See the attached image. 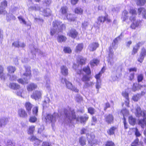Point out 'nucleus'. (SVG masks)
<instances>
[{
    "label": "nucleus",
    "mask_w": 146,
    "mask_h": 146,
    "mask_svg": "<svg viewBox=\"0 0 146 146\" xmlns=\"http://www.w3.org/2000/svg\"><path fill=\"white\" fill-rule=\"evenodd\" d=\"M109 48V52L108 54V57L111 59H112L114 55V52L113 50V48L112 46H110Z\"/></svg>",
    "instance_id": "473e14b6"
},
{
    "label": "nucleus",
    "mask_w": 146,
    "mask_h": 146,
    "mask_svg": "<svg viewBox=\"0 0 146 146\" xmlns=\"http://www.w3.org/2000/svg\"><path fill=\"white\" fill-rule=\"evenodd\" d=\"M146 3V0H136V4L138 6H144Z\"/></svg>",
    "instance_id": "c756f323"
},
{
    "label": "nucleus",
    "mask_w": 146,
    "mask_h": 146,
    "mask_svg": "<svg viewBox=\"0 0 146 146\" xmlns=\"http://www.w3.org/2000/svg\"><path fill=\"white\" fill-rule=\"evenodd\" d=\"M86 58L82 57H80L79 58L78 62L79 64L81 65H84L86 64Z\"/></svg>",
    "instance_id": "a19ab883"
},
{
    "label": "nucleus",
    "mask_w": 146,
    "mask_h": 146,
    "mask_svg": "<svg viewBox=\"0 0 146 146\" xmlns=\"http://www.w3.org/2000/svg\"><path fill=\"white\" fill-rule=\"evenodd\" d=\"M95 136L94 135L88 134L87 136V138L88 144L90 145L91 146L96 144V142H95Z\"/></svg>",
    "instance_id": "1a4fd4ad"
},
{
    "label": "nucleus",
    "mask_w": 146,
    "mask_h": 146,
    "mask_svg": "<svg viewBox=\"0 0 146 146\" xmlns=\"http://www.w3.org/2000/svg\"><path fill=\"white\" fill-rule=\"evenodd\" d=\"M52 25L53 28L51 30L50 33L51 36L55 34L58 33L65 28V25L59 21H54Z\"/></svg>",
    "instance_id": "f257e3e1"
},
{
    "label": "nucleus",
    "mask_w": 146,
    "mask_h": 146,
    "mask_svg": "<svg viewBox=\"0 0 146 146\" xmlns=\"http://www.w3.org/2000/svg\"><path fill=\"white\" fill-rule=\"evenodd\" d=\"M74 12L77 14L81 15L83 13V10L81 7H77L74 9Z\"/></svg>",
    "instance_id": "7c9ffc66"
},
{
    "label": "nucleus",
    "mask_w": 146,
    "mask_h": 146,
    "mask_svg": "<svg viewBox=\"0 0 146 146\" xmlns=\"http://www.w3.org/2000/svg\"><path fill=\"white\" fill-rule=\"evenodd\" d=\"M99 46V44L98 42H93L91 43L89 46L90 49V51H93L95 50Z\"/></svg>",
    "instance_id": "2eb2a0df"
},
{
    "label": "nucleus",
    "mask_w": 146,
    "mask_h": 146,
    "mask_svg": "<svg viewBox=\"0 0 146 146\" xmlns=\"http://www.w3.org/2000/svg\"><path fill=\"white\" fill-rule=\"evenodd\" d=\"M129 122L131 125H134L136 122V119L132 116H130L128 118Z\"/></svg>",
    "instance_id": "cd10ccee"
},
{
    "label": "nucleus",
    "mask_w": 146,
    "mask_h": 146,
    "mask_svg": "<svg viewBox=\"0 0 146 146\" xmlns=\"http://www.w3.org/2000/svg\"><path fill=\"white\" fill-rule=\"evenodd\" d=\"M140 98V94H137L134 95L132 98V99L135 102L137 101Z\"/></svg>",
    "instance_id": "37998d69"
},
{
    "label": "nucleus",
    "mask_w": 146,
    "mask_h": 146,
    "mask_svg": "<svg viewBox=\"0 0 146 146\" xmlns=\"http://www.w3.org/2000/svg\"><path fill=\"white\" fill-rule=\"evenodd\" d=\"M105 146H115L114 143L111 141L108 140L105 143Z\"/></svg>",
    "instance_id": "c03bdc74"
},
{
    "label": "nucleus",
    "mask_w": 146,
    "mask_h": 146,
    "mask_svg": "<svg viewBox=\"0 0 146 146\" xmlns=\"http://www.w3.org/2000/svg\"><path fill=\"white\" fill-rule=\"evenodd\" d=\"M64 112L66 118L68 119V121L70 123H72L73 119V115L72 111H67L66 110H65Z\"/></svg>",
    "instance_id": "ddd939ff"
},
{
    "label": "nucleus",
    "mask_w": 146,
    "mask_h": 146,
    "mask_svg": "<svg viewBox=\"0 0 146 146\" xmlns=\"http://www.w3.org/2000/svg\"><path fill=\"white\" fill-rule=\"evenodd\" d=\"M114 119V117L112 114H109L105 117V121L108 124H111L113 123Z\"/></svg>",
    "instance_id": "9b49d317"
},
{
    "label": "nucleus",
    "mask_w": 146,
    "mask_h": 146,
    "mask_svg": "<svg viewBox=\"0 0 146 146\" xmlns=\"http://www.w3.org/2000/svg\"><path fill=\"white\" fill-rule=\"evenodd\" d=\"M61 82L63 84L65 83L66 87L69 89L72 90L73 86L71 83L68 81L65 78H62Z\"/></svg>",
    "instance_id": "f8f14e48"
},
{
    "label": "nucleus",
    "mask_w": 146,
    "mask_h": 146,
    "mask_svg": "<svg viewBox=\"0 0 146 146\" xmlns=\"http://www.w3.org/2000/svg\"><path fill=\"white\" fill-rule=\"evenodd\" d=\"M79 142L82 146H84L86 144V140L84 137L81 136L79 137Z\"/></svg>",
    "instance_id": "a878e982"
},
{
    "label": "nucleus",
    "mask_w": 146,
    "mask_h": 146,
    "mask_svg": "<svg viewBox=\"0 0 146 146\" xmlns=\"http://www.w3.org/2000/svg\"><path fill=\"white\" fill-rule=\"evenodd\" d=\"M66 40V37L62 35L59 36L57 38L58 41L59 42H64Z\"/></svg>",
    "instance_id": "2f4dec72"
},
{
    "label": "nucleus",
    "mask_w": 146,
    "mask_h": 146,
    "mask_svg": "<svg viewBox=\"0 0 146 146\" xmlns=\"http://www.w3.org/2000/svg\"><path fill=\"white\" fill-rule=\"evenodd\" d=\"M25 106L29 114L31 113V111L33 105L29 102H27L25 104Z\"/></svg>",
    "instance_id": "5701e85b"
},
{
    "label": "nucleus",
    "mask_w": 146,
    "mask_h": 146,
    "mask_svg": "<svg viewBox=\"0 0 146 146\" xmlns=\"http://www.w3.org/2000/svg\"><path fill=\"white\" fill-rule=\"evenodd\" d=\"M31 74V73L30 68L29 67H28L26 68V73L23 74L24 76H26V79L25 78H24V79L21 78L17 80L18 82L23 84L27 83L28 82L27 79H29Z\"/></svg>",
    "instance_id": "20e7f679"
},
{
    "label": "nucleus",
    "mask_w": 146,
    "mask_h": 146,
    "mask_svg": "<svg viewBox=\"0 0 146 146\" xmlns=\"http://www.w3.org/2000/svg\"><path fill=\"white\" fill-rule=\"evenodd\" d=\"M37 119V118L35 117L32 116L30 117L29 120L31 122L34 123L36 121Z\"/></svg>",
    "instance_id": "69168bd1"
},
{
    "label": "nucleus",
    "mask_w": 146,
    "mask_h": 146,
    "mask_svg": "<svg viewBox=\"0 0 146 146\" xmlns=\"http://www.w3.org/2000/svg\"><path fill=\"white\" fill-rule=\"evenodd\" d=\"M20 22L21 23H23L25 25L26 24V22L21 16H20L18 17Z\"/></svg>",
    "instance_id": "4d7b16f0"
},
{
    "label": "nucleus",
    "mask_w": 146,
    "mask_h": 146,
    "mask_svg": "<svg viewBox=\"0 0 146 146\" xmlns=\"http://www.w3.org/2000/svg\"><path fill=\"white\" fill-rule=\"evenodd\" d=\"M110 105L109 102H107L105 103V106L104 107V110L105 111H106L107 109L110 108Z\"/></svg>",
    "instance_id": "0e129e2a"
},
{
    "label": "nucleus",
    "mask_w": 146,
    "mask_h": 146,
    "mask_svg": "<svg viewBox=\"0 0 146 146\" xmlns=\"http://www.w3.org/2000/svg\"><path fill=\"white\" fill-rule=\"evenodd\" d=\"M15 70V67L11 66H9L7 67V70L9 73H13Z\"/></svg>",
    "instance_id": "a18cd8bd"
},
{
    "label": "nucleus",
    "mask_w": 146,
    "mask_h": 146,
    "mask_svg": "<svg viewBox=\"0 0 146 146\" xmlns=\"http://www.w3.org/2000/svg\"><path fill=\"white\" fill-rule=\"evenodd\" d=\"M57 117V113H54L53 115L47 114L45 117L46 121L54 123L56 121V119Z\"/></svg>",
    "instance_id": "0eeeda50"
},
{
    "label": "nucleus",
    "mask_w": 146,
    "mask_h": 146,
    "mask_svg": "<svg viewBox=\"0 0 146 146\" xmlns=\"http://www.w3.org/2000/svg\"><path fill=\"white\" fill-rule=\"evenodd\" d=\"M101 82L102 81H96V87L97 89H99L101 88Z\"/></svg>",
    "instance_id": "338daca9"
},
{
    "label": "nucleus",
    "mask_w": 146,
    "mask_h": 146,
    "mask_svg": "<svg viewBox=\"0 0 146 146\" xmlns=\"http://www.w3.org/2000/svg\"><path fill=\"white\" fill-rule=\"evenodd\" d=\"M7 1L5 0H4L1 3V6L0 7L1 9H5L7 7Z\"/></svg>",
    "instance_id": "79ce46f5"
},
{
    "label": "nucleus",
    "mask_w": 146,
    "mask_h": 146,
    "mask_svg": "<svg viewBox=\"0 0 146 146\" xmlns=\"http://www.w3.org/2000/svg\"><path fill=\"white\" fill-rule=\"evenodd\" d=\"M64 51L65 53H70L72 51L69 47H65L64 48Z\"/></svg>",
    "instance_id": "e2e57ef3"
},
{
    "label": "nucleus",
    "mask_w": 146,
    "mask_h": 146,
    "mask_svg": "<svg viewBox=\"0 0 146 146\" xmlns=\"http://www.w3.org/2000/svg\"><path fill=\"white\" fill-rule=\"evenodd\" d=\"M83 48V44L82 43L78 44L76 46L75 52L78 53L80 52Z\"/></svg>",
    "instance_id": "b1692460"
},
{
    "label": "nucleus",
    "mask_w": 146,
    "mask_h": 146,
    "mask_svg": "<svg viewBox=\"0 0 146 146\" xmlns=\"http://www.w3.org/2000/svg\"><path fill=\"white\" fill-rule=\"evenodd\" d=\"M42 92L39 90L34 91L31 96V98L35 100H38L41 98Z\"/></svg>",
    "instance_id": "6e6552de"
},
{
    "label": "nucleus",
    "mask_w": 146,
    "mask_h": 146,
    "mask_svg": "<svg viewBox=\"0 0 146 146\" xmlns=\"http://www.w3.org/2000/svg\"><path fill=\"white\" fill-rule=\"evenodd\" d=\"M138 124L140 125L142 128L146 125V118L140 119L138 120Z\"/></svg>",
    "instance_id": "393cba45"
},
{
    "label": "nucleus",
    "mask_w": 146,
    "mask_h": 146,
    "mask_svg": "<svg viewBox=\"0 0 146 146\" xmlns=\"http://www.w3.org/2000/svg\"><path fill=\"white\" fill-rule=\"evenodd\" d=\"M88 112L91 115H92L95 113V109L92 107H90L88 108Z\"/></svg>",
    "instance_id": "ea45409f"
},
{
    "label": "nucleus",
    "mask_w": 146,
    "mask_h": 146,
    "mask_svg": "<svg viewBox=\"0 0 146 146\" xmlns=\"http://www.w3.org/2000/svg\"><path fill=\"white\" fill-rule=\"evenodd\" d=\"M90 77L86 75L83 76V77L82 78V80L83 81H89L90 79Z\"/></svg>",
    "instance_id": "680f3d73"
},
{
    "label": "nucleus",
    "mask_w": 146,
    "mask_h": 146,
    "mask_svg": "<svg viewBox=\"0 0 146 146\" xmlns=\"http://www.w3.org/2000/svg\"><path fill=\"white\" fill-rule=\"evenodd\" d=\"M97 119L95 116H92L91 119V125H94L97 122Z\"/></svg>",
    "instance_id": "09e8293b"
},
{
    "label": "nucleus",
    "mask_w": 146,
    "mask_h": 146,
    "mask_svg": "<svg viewBox=\"0 0 146 146\" xmlns=\"http://www.w3.org/2000/svg\"><path fill=\"white\" fill-rule=\"evenodd\" d=\"M128 77L129 80V81L133 80L135 78V73H130Z\"/></svg>",
    "instance_id": "864d4df0"
},
{
    "label": "nucleus",
    "mask_w": 146,
    "mask_h": 146,
    "mask_svg": "<svg viewBox=\"0 0 146 146\" xmlns=\"http://www.w3.org/2000/svg\"><path fill=\"white\" fill-rule=\"evenodd\" d=\"M98 22L103 24L105 22L107 24L111 23L112 22V20L108 17L107 15L105 16H99L97 18Z\"/></svg>",
    "instance_id": "423d86ee"
},
{
    "label": "nucleus",
    "mask_w": 146,
    "mask_h": 146,
    "mask_svg": "<svg viewBox=\"0 0 146 146\" xmlns=\"http://www.w3.org/2000/svg\"><path fill=\"white\" fill-rule=\"evenodd\" d=\"M8 120V119L7 118H3L1 119L0 120V126L1 127L5 125L6 124Z\"/></svg>",
    "instance_id": "c9c22d12"
},
{
    "label": "nucleus",
    "mask_w": 146,
    "mask_h": 146,
    "mask_svg": "<svg viewBox=\"0 0 146 146\" xmlns=\"http://www.w3.org/2000/svg\"><path fill=\"white\" fill-rule=\"evenodd\" d=\"M117 130V127L115 126H112L107 130V133L110 135H113L115 134V132Z\"/></svg>",
    "instance_id": "4468645a"
},
{
    "label": "nucleus",
    "mask_w": 146,
    "mask_h": 146,
    "mask_svg": "<svg viewBox=\"0 0 146 146\" xmlns=\"http://www.w3.org/2000/svg\"><path fill=\"white\" fill-rule=\"evenodd\" d=\"M136 115L139 117L142 116L143 118H146V111L141 110L140 107H137L136 109Z\"/></svg>",
    "instance_id": "9d476101"
},
{
    "label": "nucleus",
    "mask_w": 146,
    "mask_h": 146,
    "mask_svg": "<svg viewBox=\"0 0 146 146\" xmlns=\"http://www.w3.org/2000/svg\"><path fill=\"white\" fill-rule=\"evenodd\" d=\"M143 85H140L137 83H133L132 87L131 90L133 92H135L138 89H140L143 87Z\"/></svg>",
    "instance_id": "a211bd4d"
},
{
    "label": "nucleus",
    "mask_w": 146,
    "mask_h": 146,
    "mask_svg": "<svg viewBox=\"0 0 146 146\" xmlns=\"http://www.w3.org/2000/svg\"><path fill=\"white\" fill-rule=\"evenodd\" d=\"M61 72L64 76H67L68 75V70L67 67L64 66H62L60 67Z\"/></svg>",
    "instance_id": "aec40b11"
},
{
    "label": "nucleus",
    "mask_w": 146,
    "mask_h": 146,
    "mask_svg": "<svg viewBox=\"0 0 146 146\" xmlns=\"http://www.w3.org/2000/svg\"><path fill=\"white\" fill-rule=\"evenodd\" d=\"M89 118V116L87 113H84L83 116L80 117H77L76 115L74 114V120H75L76 122H80L82 124H85Z\"/></svg>",
    "instance_id": "f03ea898"
},
{
    "label": "nucleus",
    "mask_w": 146,
    "mask_h": 146,
    "mask_svg": "<svg viewBox=\"0 0 146 146\" xmlns=\"http://www.w3.org/2000/svg\"><path fill=\"white\" fill-rule=\"evenodd\" d=\"M138 12L139 15L142 13L143 17L146 19V8L144 7H139L138 9Z\"/></svg>",
    "instance_id": "dca6fc26"
},
{
    "label": "nucleus",
    "mask_w": 146,
    "mask_h": 146,
    "mask_svg": "<svg viewBox=\"0 0 146 146\" xmlns=\"http://www.w3.org/2000/svg\"><path fill=\"white\" fill-rule=\"evenodd\" d=\"M83 70L88 75L90 74L91 73L90 69L88 66L84 67L83 68Z\"/></svg>",
    "instance_id": "4c0bfd02"
},
{
    "label": "nucleus",
    "mask_w": 146,
    "mask_h": 146,
    "mask_svg": "<svg viewBox=\"0 0 146 146\" xmlns=\"http://www.w3.org/2000/svg\"><path fill=\"white\" fill-rule=\"evenodd\" d=\"M129 12L130 14L132 15H135L137 14L136 11L135 9H130Z\"/></svg>",
    "instance_id": "bf43d9fd"
},
{
    "label": "nucleus",
    "mask_w": 146,
    "mask_h": 146,
    "mask_svg": "<svg viewBox=\"0 0 146 146\" xmlns=\"http://www.w3.org/2000/svg\"><path fill=\"white\" fill-rule=\"evenodd\" d=\"M139 139L138 138H136L131 143V146H137L139 144Z\"/></svg>",
    "instance_id": "3c124183"
},
{
    "label": "nucleus",
    "mask_w": 146,
    "mask_h": 146,
    "mask_svg": "<svg viewBox=\"0 0 146 146\" xmlns=\"http://www.w3.org/2000/svg\"><path fill=\"white\" fill-rule=\"evenodd\" d=\"M40 9L39 6L37 5H36L34 7L31 6L29 7V10L30 11H36L40 10Z\"/></svg>",
    "instance_id": "58836bf2"
},
{
    "label": "nucleus",
    "mask_w": 146,
    "mask_h": 146,
    "mask_svg": "<svg viewBox=\"0 0 146 146\" xmlns=\"http://www.w3.org/2000/svg\"><path fill=\"white\" fill-rule=\"evenodd\" d=\"M9 86V88L14 90L18 89L20 88L19 85L15 83H10Z\"/></svg>",
    "instance_id": "bb28decb"
},
{
    "label": "nucleus",
    "mask_w": 146,
    "mask_h": 146,
    "mask_svg": "<svg viewBox=\"0 0 146 146\" xmlns=\"http://www.w3.org/2000/svg\"><path fill=\"white\" fill-rule=\"evenodd\" d=\"M103 69L102 68L100 71L95 75V78L96 79V81H102L100 79V77L102 76V73L104 72L103 71L102 72Z\"/></svg>",
    "instance_id": "f704fd0d"
},
{
    "label": "nucleus",
    "mask_w": 146,
    "mask_h": 146,
    "mask_svg": "<svg viewBox=\"0 0 146 146\" xmlns=\"http://www.w3.org/2000/svg\"><path fill=\"white\" fill-rule=\"evenodd\" d=\"M138 49L137 48L134 46L133 47V49L131 52V54L132 55H134L136 53H137L138 50Z\"/></svg>",
    "instance_id": "052dcab7"
},
{
    "label": "nucleus",
    "mask_w": 146,
    "mask_h": 146,
    "mask_svg": "<svg viewBox=\"0 0 146 146\" xmlns=\"http://www.w3.org/2000/svg\"><path fill=\"white\" fill-rule=\"evenodd\" d=\"M68 8L66 6H63L61 7L59 11V13L61 15H64L66 16L68 14Z\"/></svg>",
    "instance_id": "6ab92c4d"
},
{
    "label": "nucleus",
    "mask_w": 146,
    "mask_h": 146,
    "mask_svg": "<svg viewBox=\"0 0 146 146\" xmlns=\"http://www.w3.org/2000/svg\"><path fill=\"white\" fill-rule=\"evenodd\" d=\"M144 78L143 75L142 74H138L137 76V80L138 82L142 81Z\"/></svg>",
    "instance_id": "603ef678"
},
{
    "label": "nucleus",
    "mask_w": 146,
    "mask_h": 146,
    "mask_svg": "<svg viewBox=\"0 0 146 146\" xmlns=\"http://www.w3.org/2000/svg\"><path fill=\"white\" fill-rule=\"evenodd\" d=\"M140 55L145 57L146 56V49L144 47L141 49V52Z\"/></svg>",
    "instance_id": "13d9d810"
},
{
    "label": "nucleus",
    "mask_w": 146,
    "mask_h": 146,
    "mask_svg": "<svg viewBox=\"0 0 146 146\" xmlns=\"http://www.w3.org/2000/svg\"><path fill=\"white\" fill-rule=\"evenodd\" d=\"M40 11H41L40 10ZM43 14L44 16H48L51 15V11L49 9H46L43 11Z\"/></svg>",
    "instance_id": "72a5a7b5"
},
{
    "label": "nucleus",
    "mask_w": 146,
    "mask_h": 146,
    "mask_svg": "<svg viewBox=\"0 0 146 146\" xmlns=\"http://www.w3.org/2000/svg\"><path fill=\"white\" fill-rule=\"evenodd\" d=\"M35 127L33 126H30L29 127V130H28V133L30 134L33 133L35 130Z\"/></svg>",
    "instance_id": "5fc2aeb1"
},
{
    "label": "nucleus",
    "mask_w": 146,
    "mask_h": 146,
    "mask_svg": "<svg viewBox=\"0 0 146 146\" xmlns=\"http://www.w3.org/2000/svg\"><path fill=\"white\" fill-rule=\"evenodd\" d=\"M132 129H135V134L137 137H139L141 135V134L138 131L137 127L132 128Z\"/></svg>",
    "instance_id": "8fccbe9b"
},
{
    "label": "nucleus",
    "mask_w": 146,
    "mask_h": 146,
    "mask_svg": "<svg viewBox=\"0 0 146 146\" xmlns=\"http://www.w3.org/2000/svg\"><path fill=\"white\" fill-rule=\"evenodd\" d=\"M0 14L3 15H6V19L7 21H10L12 20H15V17L11 13H7L6 11L4 9H0Z\"/></svg>",
    "instance_id": "39448f33"
},
{
    "label": "nucleus",
    "mask_w": 146,
    "mask_h": 146,
    "mask_svg": "<svg viewBox=\"0 0 146 146\" xmlns=\"http://www.w3.org/2000/svg\"><path fill=\"white\" fill-rule=\"evenodd\" d=\"M130 21L132 22L130 26V28L132 29H135L137 27H138L141 25L142 21L141 20H137L136 21V17L135 16H131L129 18Z\"/></svg>",
    "instance_id": "7ed1b4c3"
},
{
    "label": "nucleus",
    "mask_w": 146,
    "mask_h": 146,
    "mask_svg": "<svg viewBox=\"0 0 146 146\" xmlns=\"http://www.w3.org/2000/svg\"><path fill=\"white\" fill-rule=\"evenodd\" d=\"M122 96L126 98L127 100V103L128 105H129V99L128 93L127 92H125L122 93Z\"/></svg>",
    "instance_id": "de8ad7c7"
},
{
    "label": "nucleus",
    "mask_w": 146,
    "mask_h": 146,
    "mask_svg": "<svg viewBox=\"0 0 146 146\" xmlns=\"http://www.w3.org/2000/svg\"><path fill=\"white\" fill-rule=\"evenodd\" d=\"M128 13L127 11L126 10H124L123 12V16L121 17L123 21H126L128 19Z\"/></svg>",
    "instance_id": "c85d7f7f"
},
{
    "label": "nucleus",
    "mask_w": 146,
    "mask_h": 146,
    "mask_svg": "<svg viewBox=\"0 0 146 146\" xmlns=\"http://www.w3.org/2000/svg\"><path fill=\"white\" fill-rule=\"evenodd\" d=\"M100 61L97 59H93L92 61L90 62V64L91 65H97L99 63Z\"/></svg>",
    "instance_id": "49530a36"
},
{
    "label": "nucleus",
    "mask_w": 146,
    "mask_h": 146,
    "mask_svg": "<svg viewBox=\"0 0 146 146\" xmlns=\"http://www.w3.org/2000/svg\"><path fill=\"white\" fill-rule=\"evenodd\" d=\"M4 68L1 66H0V76L1 79L5 80V74L3 73Z\"/></svg>",
    "instance_id": "e433bc0d"
},
{
    "label": "nucleus",
    "mask_w": 146,
    "mask_h": 146,
    "mask_svg": "<svg viewBox=\"0 0 146 146\" xmlns=\"http://www.w3.org/2000/svg\"><path fill=\"white\" fill-rule=\"evenodd\" d=\"M37 87V85L33 83L29 84L27 86V90L29 91H32L36 89Z\"/></svg>",
    "instance_id": "4be33fe9"
},
{
    "label": "nucleus",
    "mask_w": 146,
    "mask_h": 146,
    "mask_svg": "<svg viewBox=\"0 0 146 146\" xmlns=\"http://www.w3.org/2000/svg\"><path fill=\"white\" fill-rule=\"evenodd\" d=\"M29 139L31 141L34 142V145L35 146H38L41 141L38 139H37L34 136H31L29 137Z\"/></svg>",
    "instance_id": "f3484780"
},
{
    "label": "nucleus",
    "mask_w": 146,
    "mask_h": 146,
    "mask_svg": "<svg viewBox=\"0 0 146 146\" xmlns=\"http://www.w3.org/2000/svg\"><path fill=\"white\" fill-rule=\"evenodd\" d=\"M18 113L19 116L21 117H25L27 116V113L23 109H20L19 110Z\"/></svg>",
    "instance_id": "412c9836"
},
{
    "label": "nucleus",
    "mask_w": 146,
    "mask_h": 146,
    "mask_svg": "<svg viewBox=\"0 0 146 146\" xmlns=\"http://www.w3.org/2000/svg\"><path fill=\"white\" fill-rule=\"evenodd\" d=\"M117 37L116 38L113 40V42L111 44V45L112 47L113 48L115 46L116 44L118 42V40L117 39Z\"/></svg>",
    "instance_id": "6e6d98bb"
},
{
    "label": "nucleus",
    "mask_w": 146,
    "mask_h": 146,
    "mask_svg": "<svg viewBox=\"0 0 146 146\" xmlns=\"http://www.w3.org/2000/svg\"><path fill=\"white\" fill-rule=\"evenodd\" d=\"M33 111L34 115H37L38 111V109L37 107H35L34 108L33 110Z\"/></svg>",
    "instance_id": "774afa93"
}]
</instances>
